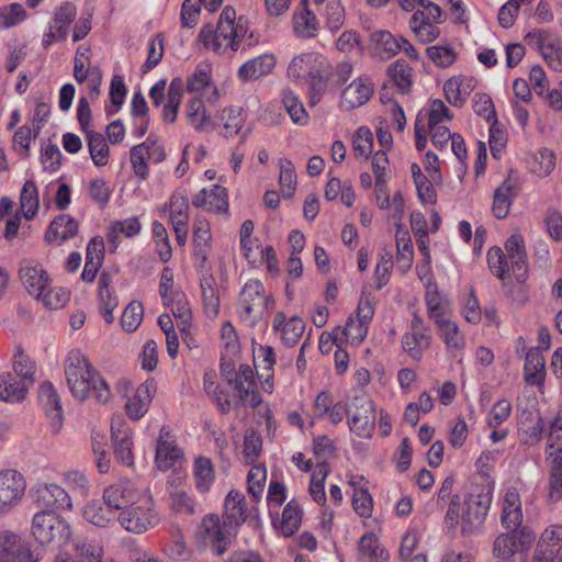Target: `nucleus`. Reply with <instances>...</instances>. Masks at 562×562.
<instances>
[{"label":"nucleus","instance_id":"423d86ee","mask_svg":"<svg viewBox=\"0 0 562 562\" xmlns=\"http://www.w3.org/2000/svg\"><path fill=\"white\" fill-rule=\"evenodd\" d=\"M348 425L361 438H370L375 428V407L367 394L355 395L348 404Z\"/></svg>","mask_w":562,"mask_h":562},{"label":"nucleus","instance_id":"774afa93","mask_svg":"<svg viewBox=\"0 0 562 562\" xmlns=\"http://www.w3.org/2000/svg\"><path fill=\"white\" fill-rule=\"evenodd\" d=\"M538 544H543L548 550L554 551V557H557L562 547V526L552 525L547 528Z\"/></svg>","mask_w":562,"mask_h":562},{"label":"nucleus","instance_id":"aec40b11","mask_svg":"<svg viewBox=\"0 0 562 562\" xmlns=\"http://www.w3.org/2000/svg\"><path fill=\"white\" fill-rule=\"evenodd\" d=\"M526 40L535 41L541 49L543 58L554 70H562V46L557 42H548L546 33L540 30H533L526 35Z\"/></svg>","mask_w":562,"mask_h":562},{"label":"nucleus","instance_id":"ddd939ff","mask_svg":"<svg viewBox=\"0 0 562 562\" xmlns=\"http://www.w3.org/2000/svg\"><path fill=\"white\" fill-rule=\"evenodd\" d=\"M36 503L43 510L70 509L72 504L69 494L57 484H44L37 487Z\"/></svg>","mask_w":562,"mask_h":562},{"label":"nucleus","instance_id":"dca6fc26","mask_svg":"<svg viewBox=\"0 0 562 562\" xmlns=\"http://www.w3.org/2000/svg\"><path fill=\"white\" fill-rule=\"evenodd\" d=\"M156 391L154 380H146L142 383L135 394L125 404L127 416L134 420L139 419L147 412L151 402L153 393Z\"/></svg>","mask_w":562,"mask_h":562},{"label":"nucleus","instance_id":"3c124183","mask_svg":"<svg viewBox=\"0 0 562 562\" xmlns=\"http://www.w3.org/2000/svg\"><path fill=\"white\" fill-rule=\"evenodd\" d=\"M223 136L228 138L236 135L244 126L245 119L240 108L224 109L221 114Z\"/></svg>","mask_w":562,"mask_h":562},{"label":"nucleus","instance_id":"0e129e2a","mask_svg":"<svg viewBox=\"0 0 562 562\" xmlns=\"http://www.w3.org/2000/svg\"><path fill=\"white\" fill-rule=\"evenodd\" d=\"M75 550L78 562H102L103 550L98 544L78 541Z\"/></svg>","mask_w":562,"mask_h":562},{"label":"nucleus","instance_id":"bb28decb","mask_svg":"<svg viewBox=\"0 0 562 562\" xmlns=\"http://www.w3.org/2000/svg\"><path fill=\"white\" fill-rule=\"evenodd\" d=\"M206 538L211 541L212 548L217 555H222L228 546V539L225 536L221 520L217 515H207L201 525Z\"/></svg>","mask_w":562,"mask_h":562},{"label":"nucleus","instance_id":"7ed1b4c3","mask_svg":"<svg viewBox=\"0 0 562 562\" xmlns=\"http://www.w3.org/2000/svg\"><path fill=\"white\" fill-rule=\"evenodd\" d=\"M248 32V20L246 16H236V10L226 5L218 18L216 27L212 24H205L200 30L199 41L214 52L231 49L237 52L241 41Z\"/></svg>","mask_w":562,"mask_h":562},{"label":"nucleus","instance_id":"f257e3e1","mask_svg":"<svg viewBox=\"0 0 562 562\" xmlns=\"http://www.w3.org/2000/svg\"><path fill=\"white\" fill-rule=\"evenodd\" d=\"M492 503V490L488 486L471 484L461 497L453 495L448 505L446 520L452 527L461 522V532L471 535L484 522Z\"/></svg>","mask_w":562,"mask_h":562},{"label":"nucleus","instance_id":"9b49d317","mask_svg":"<svg viewBox=\"0 0 562 562\" xmlns=\"http://www.w3.org/2000/svg\"><path fill=\"white\" fill-rule=\"evenodd\" d=\"M544 423L539 412L524 409L517 423V436L521 446H536L542 439Z\"/></svg>","mask_w":562,"mask_h":562},{"label":"nucleus","instance_id":"5701e85b","mask_svg":"<svg viewBox=\"0 0 562 562\" xmlns=\"http://www.w3.org/2000/svg\"><path fill=\"white\" fill-rule=\"evenodd\" d=\"M113 453L115 459L125 467L134 464L133 439L127 429H115L111 427Z\"/></svg>","mask_w":562,"mask_h":562},{"label":"nucleus","instance_id":"f03ea898","mask_svg":"<svg viewBox=\"0 0 562 562\" xmlns=\"http://www.w3.org/2000/svg\"><path fill=\"white\" fill-rule=\"evenodd\" d=\"M65 374L68 386L76 398L83 401L92 395L99 403H106L111 398V391L106 382L79 350L69 352L66 359Z\"/></svg>","mask_w":562,"mask_h":562},{"label":"nucleus","instance_id":"39448f33","mask_svg":"<svg viewBox=\"0 0 562 562\" xmlns=\"http://www.w3.org/2000/svg\"><path fill=\"white\" fill-rule=\"evenodd\" d=\"M32 533L36 541L44 544H66L71 538L68 521L52 510H41L33 517Z\"/></svg>","mask_w":562,"mask_h":562},{"label":"nucleus","instance_id":"412c9836","mask_svg":"<svg viewBox=\"0 0 562 562\" xmlns=\"http://www.w3.org/2000/svg\"><path fill=\"white\" fill-rule=\"evenodd\" d=\"M168 436L169 431L162 428L156 446L155 459L158 469L161 471H167L175 467L176 462L183 456L182 450L173 441L165 439Z\"/></svg>","mask_w":562,"mask_h":562},{"label":"nucleus","instance_id":"c756f323","mask_svg":"<svg viewBox=\"0 0 562 562\" xmlns=\"http://www.w3.org/2000/svg\"><path fill=\"white\" fill-rule=\"evenodd\" d=\"M29 386L23 380L16 381L10 373L0 374V400L21 402L25 398Z\"/></svg>","mask_w":562,"mask_h":562},{"label":"nucleus","instance_id":"a878e982","mask_svg":"<svg viewBox=\"0 0 562 562\" xmlns=\"http://www.w3.org/2000/svg\"><path fill=\"white\" fill-rule=\"evenodd\" d=\"M187 117L192 127L196 131L212 132L216 123L207 115L202 99L194 97L187 103Z\"/></svg>","mask_w":562,"mask_h":562},{"label":"nucleus","instance_id":"e2e57ef3","mask_svg":"<svg viewBox=\"0 0 562 562\" xmlns=\"http://www.w3.org/2000/svg\"><path fill=\"white\" fill-rule=\"evenodd\" d=\"M532 171L538 176H548L555 166V155L551 149L541 148L533 156Z\"/></svg>","mask_w":562,"mask_h":562},{"label":"nucleus","instance_id":"2eb2a0df","mask_svg":"<svg viewBox=\"0 0 562 562\" xmlns=\"http://www.w3.org/2000/svg\"><path fill=\"white\" fill-rule=\"evenodd\" d=\"M372 85L362 78L355 79L341 93L340 106L352 110L363 105L372 95Z\"/></svg>","mask_w":562,"mask_h":562},{"label":"nucleus","instance_id":"2f4dec72","mask_svg":"<svg viewBox=\"0 0 562 562\" xmlns=\"http://www.w3.org/2000/svg\"><path fill=\"white\" fill-rule=\"evenodd\" d=\"M516 196L515 187L508 181H504L494 192L492 212L498 220L505 218Z\"/></svg>","mask_w":562,"mask_h":562},{"label":"nucleus","instance_id":"58836bf2","mask_svg":"<svg viewBox=\"0 0 562 562\" xmlns=\"http://www.w3.org/2000/svg\"><path fill=\"white\" fill-rule=\"evenodd\" d=\"M167 209H169L171 223L176 220L189 222V201L187 191L180 188L177 189L170 196L169 205H164L162 212H166Z\"/></svg>","mask_w":562,"mask_h":562},{"label":"nucleus","instance_id":"9d476101","mask_svg":"<svg viewBox=\"0 0 562 562\" xmlns=\"http://www.w3.org/2000/svg\"><path fill=\"white\" fill-rule=\"evenodd\" d=\"M0 559L3 562H37L29 544L9 530L0 531Z\"/></svg>","mask_w":562,"mask_h":562},{"label":"nucleus","instance_id":"c03bdc74","mask_svg":"<svg viewBox=\"0 0 562 562\" xmlns=\"http://www.w3.org/2000/svg\"><path fill=\"white\" fill-rule=\"evenodd\" d=\"M21 207L24 211V217L32 220L38 210V191L33 180H26L20 195Z\"/></svg>","mask_w":562,"mask_h":562},{"label":"nucleus","instance_id":"4c0bfd02","mask_svg":"<svg viewBox=\"0 0 562 562\" xmlns=\"http://www.w3.org/2000/svg\"><path fill=\"white\" fill-rule=\"evenodd\" d=\"M390 79L402 93H407L412 87V68L403 60L397 59L387 67Z\"/></svg>","mask_w":562,"mask_h":562},{"label":"nucleus","instance_id":"680f3d73","mask_svg":"<svg viewBox=\"0 0 562 562\" xmlns=\"http://www.w3.org/2000/svg\"><path fill=\"white\" fill-rule=\"evenodd\" d=\"M325 19L330 31L339 30L345 22V8L340 0H330L325 7Z\"/></svg>","mask_w":562,"mask_h":562},{"label":"nucleus","instance_id":"338daca9","mask_svg":"<svg viewBox=\"0 0 562 562\" xmlns=\"http://www.w3.org/2000/svg\"><path fill=\"white\" fill-rule=\"evenodd\" d=\"M352 146L356 155L368 158L373 146V135L371 131L366 126L359 127L353 136Z\"/></svg>","mask_w":562,"mask_h":562},{"label":"nucleus","instance_id":"c9c22d12","mask_svg":"<svg viewBox=\"0 0 562 562\" xmlns=\"http://www.w3.org/2000/svg\"><path fill=\"white\" fill-rule=\"evenodd\" d=\"M396 246L398 269H401L402 272H406L412 267L414 258L413 243L407 229L397 228Z\"/></svg>","mask_w":562,"mask_h":562},{"label":"nucleus","instance_id":"a18cd8bd","mask_svg":"<svg viewBox=\"0 0 562 562\" xmlns=\"http://www.w3.org/2000/svg\"><path fill=\"white\" fill-rule=\"evenodd\" d=\"M302 520V512L299 504L295 501H290L282 513L281 519V530L285 537H291L294 535L300 526Z\"/></svg>","mask_w":562,"mask_h":562},{"label":"nucleus","instance_id":"4be33fe9","mask_svg":"<svg viewBox=\"0 0 562 562\" xmlns=\"http://www.w3.org/2000/svg\"><path fill=\"white\" fill-rule=\"evenodd\" d=\"M225 514L223 525L238 527L246 519L245 496L238 491H231L225 498Z\"/></svg>","mask_w":562,"mask_h":562},{"label":"nucleus","instance_id":"b1692460","mask_svg":"<svg viewBox=\"0 0 562 562\" xmlns=\"http://www.w3.org/2000/svg\"><path fill=\"white\" fill-rule=\"evenodd\" d=\"M79 223L69 214L57 215L49 224L45 240L53 243L57 238L67 240L78 234Z\"/></svg>","mask_w":562,"mask_h":562},{"label":"nucleus","instance_id":"052dcab7","mask_svg":"<svg viewBox=\"0 0 562 562\" xmlns=\"http://www.w3.org/2000/svg\"><path fill=\"white\" fill-rule=\"evenodd\" d=\"M305 329L304 321L299 316H292L280 330L282 341L288 346L297 342Z\"/></svg>","mask_w":562,"mask_h":562},{"label":"nucleus","instance_id":"4d7b16f0","mask_svg":"<svg viewBox=\"0 0 562 562\" xmlns=\"http://www.w3.org/2000/svg\"><path fill=\"white\" fill-rule=\"evenodd\" d=\"M562 452V417L558 416L550 426L547 441V459L553 460L559 452Z\"/></svg>","mask_w":562,"mask_h":562},{"label":"nucleus","instance_id":"f704fd0d","mask_svg":"<svg viewBox=\"0 0 562 562\" xmlns=\"http://www.w3.org/2000/svg\"><path fill=\"white\" fill-rule=\"evenodd\" d=\"M550 461L549 483L547 497L550 503H557L562 498V451Z\"/></svg>","mask_w":562,"mask_h":562},{"label":"nucleus","instance_id":"0eeeda50","mask_svg":"<svg viewBox=\"0 0 562 562\" xmlns=\"http://www.w3.org/2000/svg\"><path fill=\"white\" fill-rule=\"evenodd\" d=\"M429 333L430 327L417 312H414L411 321V329L402 337L404 351H406L414 360H420L423 352L429 348Z\"/></svg>","mask_w":562,"mask_h":562},{"label":"nucleus","instance_id":"a19ab883","mask_svg":"<svg viewBox=\"0 0 562 562\" xmlns=\"http://www.w3.org/2000/svg\"><path fill=\"white\" fill-rule=\"evenodd\" d=\"M76 15V5L70 2H65L56 9L50 26L58 32L59 40H66L68 26L74 22Z\"/></svg>","mask_w":562,"mask_h":562},{"label":"nucleus","instance_id":"bf43d9fd","mask_svg":"<svg viewBox=\"0 0 562 562\" xmlns=\"http://www.w3.org/2000/svg\"><path fill=\"white\" fill-rule=\"evenodd\" d=\"M144 308L140 302L133 301L124 310L121 325L125 331H134L142 323Z\"/></svg>","mask_w":562,"mask_h":562},{"label":"nucleus","instance_id":"cd10ccee","mask_svg":"<svg viewBox=\"0 0 562 562\" xmlns=\"http://www.w3.org/2000/svg\"><path fill=\"white\" fill-rule=\"evenodd\" d=\"M544 357L539 348L528 350L525 358V381L531 385H539L544 381Z\"/></svg>","mask_w":562,"mask_h":562},{"label":"nucleus","instance_id":"69168bd1","mask_svg":"<svg viewBox=\"0 0 562 562\" xmlns=\"http://www.w3.org/2000/svg\"><path fill=\"white\" fill-rule=\"evenodd\" d=\"M352 505L355 512L361 517H370L372 514L373 499L368 488L355 487L352 495Z\"/></svg>","mask_w":562,"mask_h":562},{"label":"nucleus","instance_id":"393cba45","mask_svg":"<svg viewBox=\"0 0 562 562\" xmlns=\"http://www.w3.org/2000/svg\"><path fill=\"white\" fill-rule=\"evenodd\" d=\"M274 65L276 59L272 55H260L241 65L238 77L244 82L255 80L271 72Z\"/></svg>","mask_w":562,"mask_h":562},{"label":"nucleus","instance_id":"a211bd4d","mask_svg":"<svg viewBox=\"0 0 562 562\" xmlns=\"http://www.w3.org/2000/svg\"><path fill=\"white\" fill-rule=\"evenodd\" d=\"M294 33L302 38H312L318 31V21L308 8V1L302 0L293 14Z\"/></svg>","mask_w":562,"mask_h":562},{"label":"nucleus","instance_id":"864d4df0","mask_svg":"<svg viewBox=\"0 0 562 562\" xmlns=\"http://www.w3.org/2000/svg\"><path fill=\"white\" fill-rule=\"evenodd\" d=\"M13 369L14 372L21 378V380L30 385L34 383L36 364L31 360V358L24 352L22 348H19L14 355Z\"/></svg>","mask_w":562,"mask_h":562},{"label":"nucleus","instance_id":"72a5a7b5","mask_svg":"<svg viewBox=\"0 0 562 562\" xmlns=\"http://www.w3.org/2000/svg\"><path fill=\"white\" fill-rule=\"evenodd\" d=\"M111 276L109 272L103 271L99 278V297L100 311L106 323L113 322L112 312L117 305L116 296H113L110 291Z\"/></svg>","mask_w":562,"mask_h":562},{"label":"nucleus","instance_id":"6e6d98bb","mask_svg":"<svg viewBox=\"0 0 562 562\" xmlns=\"http://www.w3.org/2000/svg\"><path fill=\"white\" fill-rule=\"evenodd\" d=\"M169 302H175V307H172L173 316L181 321L182 327L180 330L182 333H187V330L191 327V310L187 300H184V294L181 292H175V296L171 297L165 304H169Z\"/></svg>","mask_w":562,"mask_h":562},{"label":"nucleus","instance_id":"e433bc0d","mask_svg":"<svg viewBox=\"0 0 562 562\" xmlns=\"http://www.w3.org/2000/svg\"><path fill=\"white\" fill-rule=\"evenodd\" d=\"M202 300L204 311L210 317H215L220 312V296L212 276H205L201 279Z\"/></svg>","mask_w":562,"mask_h":562},{"label":"nucleus","instance_id":"37998d69","mask_svg":"<svg viewBox=\"0 0 562 562\" xmlns=\"http://www.w3.org/2000/svg\"><path fill=\"white\" fill-rule=\"evenodd\" d=\"M85 517L91 524L99 527H106L110 522L114 521V509L108 505L103 507L100 502L93 501L86 505Z\"/></svg>","mask_w":562,"mask_h":562},{"label":"nucleus","instance_id":"1a4fd4ad","mask_svg":"<svg viewBox=\"0 0 562 562\" xmlns=\"http://www.w3.org/2000/svg\"><path fill=\"white\" fill-rule=\"evenodd\" d=\"M121 526L134 533H143L159 522L157 513L150 507L128 506L119 515Z\"/></svg>","mask_w":562,"mask_h":562},{"label":"nucleus","instance_id":"79ce46f5","mask_svg":"<svg viewBox=\"0 0 562 562\" xmlns=\"http://www.w3.org/2000/svg\"><path fill=\"white\" fill-rule=\"evenodd\" d=\"M509 259L501 247L494 246L487 251V263L492 273L505 281L510 279Z\"/></svg>","mask_w":562,"mask_h":562},{"label":"nucleus","instance_id":"6ab92c4d","mask_svg":"<svg viewBox=\"0 0 562 562\" xmlns=\"http://www.w3.org/2000/svg\"><path fill=\"white\" fill-rule=\"evenodd\" d=\"M19 274L25 290L32 296L40 300L48 284L49 278L47 272L41 266L36 265L22 266Z\"/></svg>","mask_w":562,"mask_h":562},{"label":"nucleus","instance_id":"ea45409f","mask_svg":"<svg viewBox=\"0 0 562 562\" xmlns=\"http://www.w3.org/2000/svg\"><path fill=\"white\" fill-rule=\"evenodd\" d=\"M88 148L93 164L98 167L105 166L109 161V146L105 138L99 132L88 131Z\"/></svg>","mask_w":562,"mask_h":562},{"label":"nucleus","instance_id":"473e14b6","mask_svg":"<svg viewBox=\"0 0 562 562\" xmlns=\"http://www.w3.org/2000/svg\"><path fill=\"white\" fill-rule=\"evenodd\" d=\"M493 553L497 558L504 559L503 562H518L520 558L525 561L524 553L517 551L516 536L510 533H502L495 539Z\"/></svg>","mask_w":562,"mask_h":562},{"label":"nucleus","instance_id":"09e8293b","mask_svg":"<svg viewBox=\"0 0 562 562\" xmlns=\"http://www.w3.org/2000/svg\"><path fill=\"white\" fill-rule=\"evenodd\" d=\"M214 467L209 458L199 457L194 462V476L200 492H206L214 480Z\"/></svg>","mask_w":562,"mask_h":562},{"label":"nucleus","instance_id":"20e7f679","mask_svg":"<svg viewBox=\"0 0 562 562\" xmlns=\"http://www.w3.org/2000/svg\"><path fill=\"white\" fill-rule=\"evenodd\" d=\"M274 305L272 295L267 293L265 285L259 280H249L243 286L238 296L240 317L256 325L266 313H269Z\"/></svg>","mask_w":562,"mask_h":562},{"label":"nucleus","instance_id":"f3484780","mask_svg":"<svg viewBox=\"0 0 562 562\" xmlns=\"http://www.w3.org/2000/svg\"><path fill=\"white\" fill-rule=\"evenodd\" d=\"M38 398L46 415L52 418V426L58 430L61 427L63 408L60 397L50 382L45 381L40 385Z\"/></svg>","mask_w":562,"mask_h":562},{"label":"nucleus","instance_id":"5fc2aeb1","mask_svg":"<svg viewBox=\"0 0 562 562\" xmlns=\"http://www.w3.org/2000/svg\"><path fill=\"white\" fill-rule=\"evenodd\" d=\"M371 42L375 45V50H383L387 57H392L401 52L400 37H394L389 31L380 30L371 34Z\"/></svg>","mask_w":562,"mask_h":562},{"label":"nucleus","instance_id":"4468645a","mask_svg":"<svg viewBox=\"0 0 562 562\" xmlns=\"http://www.w3.org/2000/svg\"><path fill=\"white\" fill-rule=\"evenodd\" d=\"M506 256L510 261L513 274L522 283L528 273L527 254L521 235H512L505 241Z\"/></svg>","mask_w":562,"mask_h":562},{"label":"nucleus","instance_id":"f8f14e48","mask_svg":"<svg viewBox=\"0 0 562 562\" xmlns=\"http://www.w3.org/2000/svg\"><path fill=\"white\" fill-rule=\"evenodd\" d=\"M136 497L137 488L130 480H121L106 487L103 492L105 504L114 510L127 508L130 504L135 503Z\"/></svg>","mask_w":562,"mask_h":562},{"label":"nucleus","instance_id":"6e6552de","mask_svg":"<svg viewBox=\"0 0 562 562\" xmlns=\"http://www.w3.org/2000/svg\"><path fill=\"white\" fill-rule=\"evenodd\" d=\"M26 488L24 476L16 470L0 471V513L12 509L22 499Z\"/></svg>","mask_w":562,"mask_h":562},{"label":"nucleus","instance_id":"49530a36","mask_svg":"<svg viewBox=\"0 0 562 562\" xmlns=\"http://www.w3.org/2000/svg\"><path fill=\"white\" fill-rule=\"evenodd\" d=\"M439 328V335L448 348L461 349L464 346V339L459 333V327L448 317L435 322Z\"/></svg>","mask_w":562,"mask_h":562},{"label":"nucleus","instance_id":"de8ad7c7","mask_svg":"<svg viewBox=\"0 0 562 562\" xmlns=\"http://www.w3.org/2000/svg\"><path fill=\"white\" fill-rule=\"evenodd\" d=\"M306 80L308 85V103L311 106H315L321 101L328 82H330L329 76L319 70L310 71Z\"/></svg>","mask_w":562,"mask_h":562},{"label":"nucleus","instance_id":"c85d7f7f","mask_svg":"<svg viewBox=\"0 0 562 562\" xmlns=\"http://www.w3.org/2000/svg\"><path fill=\"white\" fill-rule=\"evenodd\" d=\"M425 302L428 316L434 322L447 317L450 313V304L447 297L441 295L436 283H428L426 286Z\"/></svg>","mask_w":562,"mask_h":562},{"label":"nucleus","instance_id":"13d9d810","mask_svg":"<svg viewBox=\"0 0 562 562\" xmlns=\"http://www.w3.org/2000/svg\"><path fill=\"white\" fill-rule=\"evenodd\" d=\"M427 56L438 67L447 68L451 66L457 58L452 47L448 45H434L426 48Z\"/></svg>","mask_w":562,"mask_h":562},{"label":"nucleus","instance_id":"8fccbe9b","mask_svg":"<svg viewBox=\"0 0 562 562\" xmlns=\"http://www.w3.org/2000/svg\"><path fill=\"white\" fill-rule=\"evenodd\" d=\"M140 224L136 217H130L125 221H114L110 224L108 240L109 243L116 244L120 234L126 237H133L139 233Z\"/></svg>","mask_w":562,"mask_h":562},{"label":"nucleus","instance_id":"7c9ffc66","mask_svg":"<svg viewBox=\"0 0 562 562\" xmlns=\"http://www.w3.org/2000/svg\"><path fill=\"white\" fill-rule=\"evenodd\" d=\"M409 27L415 34L417 41L422 44L432 42L440 34L439 27L425 19V12L420 10L416 11L412 15L409 20Z\"/></svg>","mask_w":562,"mask_h":562},{"label":"nucleus","instance_id":"603ef678","mask_svg":"<svg viewBox=\"0 0 562 562\" xmlns=\"http://www.w3.org/2000/svg\"><path fill=\"white\" fill-rule=\"evenodd\" d=\"M279 183L281 186L283 196L289 199L293 195L296 188L295 170L292 161L286 158H281L279 160Z\"/></svg>","mask_w":562,"mask_h":562}]
</instances>
